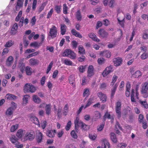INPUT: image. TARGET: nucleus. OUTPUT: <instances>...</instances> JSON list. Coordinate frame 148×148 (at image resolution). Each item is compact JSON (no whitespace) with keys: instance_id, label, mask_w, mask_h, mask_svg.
<instances>
[{"instance_id":"f257e3e1","label":"nucleus","mask_w":148,"mask_h":148,"mask_svg":"<svg viewBox=\"0 0 148 148\" xmlns=\"http://www.w3.org/2000/svg\"><path fill=\"white\" fill-rule=\"evenodd\" d=\"M75 128L76 132H78V128L79 126L81 127L82 129L84 130H88L89 128V126L86 125L83 122L80 120L79 117H77L75 121Z\"/></svg>"},{"instance_id":"f03ea898","label":"nucleus","mask_w":148,"mask_h":148,"mask_svg":"<svg viewBox=\"0 0 148 148\" xmlns=\"http://www.w3.org/2000/svg\"><path fill=\"white\" fill-rule=\"evenodd\" d=\"M23 59L21 61H20L18 67L19 68L21 72L23 73L25 69V71L26 74L28 75H30L32 73V69L30 67L27 66L25 68V64L23 63Z\"/></svg>"},{"instance_id":"7ed1b4c3","label":"nucleus","mask_w":148,"mask_h":148,"mask_svg":"<svg viewBox=\"0 0 148 148\" xmlns=\"http://www.w3.org/2000/svg\"><path fill=\"white\" fill-rule=\"evenodd\" d=\"M64 57H68L72 59H75L76 58V54L71 50L67 49L65 50L62 53Z\"/></svg>"},{"instance_id":"20e7f679","label":"nucleus","mask_w":148,"mask_h":148,"mask_svg":"<svg viewBox=\"0 0 148 148\" xmlns=\"http://www.w3.org/2000/svg\"><path fill=\"white\" fill-rule=\"evenodd\" d=\"M34 137L35 134L34 132L33 131H31L30 132L25 133V135L22 138L21 140L24 141L28 140H32Z\"/></svg>"},{"instance_id":"39448f33","label":"nucleus","mask_w":148,"mask_h":148,"mask_svg":"<svg viewBox=\"0 0 148 148\" xmlns=\"http://www.w3.org/2000/svg\"><path fill=\"white\" fill-rule=\"evenodd\" d=\"M148 90V83L145 82L142 84L141 93L143 94L144 98H147L148 97V93L147 91Z\"/></svg>"},{"instance_id":"423d86ee","label":"nucleus","mask_w":148,"mask_h":148,"mask_svg":"<svg viewBox=\"0 0 148 148\" xmlns=\"http://www.w3.org/2000/svg\"><path fill=\"white\" fill-rule=\"evenodd\" d=\"M24 91L25 92H30L32 93L35 92L36 88L32 84H26L24 87Z\"/></svg>"},{"instance_id":"0eeeda50","label":"nucleus","mask_w":148,"mask_h":148,"mask_svg":"<svg viewBox=\"0 0 148 148\" xmlns=\"http://www.w3.org/2000/svg\"><path fill=\"white\" fill-rule=\"evenodd\" d=\"M58 33L57 28L54 26L53 25L50 28L49 34V36L52 38H54L56 36Z\"/></svg>"},{"instance_id":"6e6552de","label":"nucleus","mask_w":148,"mask_h":148,"mask_svg":"<svg viewBox=\"0 0 148 148\" xmlns=\"http://www.w3.org/2000/svg\"><path fill=\"white\" fill-rule=\"evenodd\" d=\"M113 70L112 66L106 67L103 72L102 75L103 77L107 76L109 74L113 72Z\"/></svg>"},{"instance_id":"1a4fd4ad","label":"nucleus","mask_w":148,"mask_h":148,"mask_svg":"<svg viewBox=\"0 0 148 148\" xmlns=\"http://www.w3.org/2000/svg\"><path fill=\"white\" fill-rule=\"evenodd\" d=\"M94 68L92 66L90 65L88 68L87 77L88 78H91L94 75Z\"/></svg>"},{"instance_id":"9d476101","label":"nucleus","mask_w":148,"mask_h":148,"mask_svg":"<svg viewBox=\"0 0 148 148\" xmlns=\"http://www.w3.org/2000/svg\"><path fill=\"white\" fill-rule=\"evenodd\" d=\"M99 54L102 56H105L108 58H110L111 55V52L107 50L100 52Z\"/></svg>"},{"instance_id":"9b49d317","label":"nucleus","mask_w":148,"mask_h":148,"mask_svg":"<svg viewBox=\"0 0 148 148\" xmlns=\"http://www.w3.org/2000/svg\"><path fill=\"white\" fill-rule=\"evenodd\" d=\"M89 37L91 38L93 40L96 42H99L100 40L97 38L95 34L93 33H90L88 34Z\"/></svg>"},{"instance_id":"f8f14e48","label":"nucleus","mask_w":148,"mask_h":148,"mask_svg":"<svg viewBox=\"0 0 148 148\" xmlns=\"http://www.w3.org/2000/svg\"><path fill=\"white\" fill-rule=\"evenodd\" d=\"M113 62L115 66H119L121 64L122 60L120 58H117L114 59Z\"/></svg>"},{"instance_id":"ddd939ff","label":"nucleus","mask_w":148,"mask_h":148,"mask_svg":"<svg viewBox=\"0 0 148 148\" xmlns=\"http://www.w3.org/2000/svg\"><path fill=\"white\" fill-rule=\"evenodd\" d=\"M18 29V24L16 23L14 24L11 28L10 33L12 34H15L16 33Z\"/></svg>"},{"instance_id":"4468645a","label":"nucleus","mask_w":148,"mask_h":148,"mask_svg":"<svg viewBox=\"0 0 148 148\" xmlns=\"http://www.w3.org/2000/svg\"><path fill=\"white\" fill-rule=\"evenodd\" d=\"M97 95L103 102H104L106 101V95L100 92L97 94Z\"/></svg>"},{"instance_id":"2eb2a0df","label":"nucleus","mask_w":148,"mask_h":148,"mask_svg":"<svg viewBox=\"0 0 148 148\" xmlns=\"http://www.w3.org/2000/svg\"><path fill=\"white\" fill-rule=\"evenodd\" d=\"M25 130L20 129L18 131L16 134V136L19 138H22L24 137L23 135H25Z\"/></svg>"},{"instance_id":"dca6fc26","label":"nucleus","mask_w":148,"mask_h":148,"mask_svg":"<svg viewBox=\"0 0 148 148\" xmlns=\"http://www.w3.org/2000/svg\"><path fill=\"white\" fill-rule=\"evenodd\" d=\"M29 20L28 19L26 18L24 20V18L23 17H21L20 20L19 25L20 26L22 27L23 26V23H24V24L26 25L27 24Z\"/></svg>"},{"instance_id":"f3484780","label":"nucleus","mask_w":148,"mask_h":148,"mask_svg":"<svg viewBox=\"0 0 148 148\" xmlns=\"http://www.w3.org/2000/svg\"><path fill=\"white\" fill-rule=\"evenodd\" d=\"M42 134L39 131H38L36 134V138L38 143L40 142L42 140Z\"/></svg>"},{"instance_id":"a211bd4d","label":"nucleus","mask_w":148,"mask_h":148,"mask_svg":"<svg viewBox=\"0 0 148 148\" xmlns=\"http://www.w3.org/2000/svg\"><path fill=\"white\" fill-rule=\"evenodd\" d=\"M30 120L34 123L38 125V126H40L39 121L37 118L34 116H32L30 117Z\"/></svg>"},{"instance_id":"6ab92c4d","label":"nucleus","mask_w":148,"mask_h":148,"mask_svg":"<svg viewBox=\"0 0 148 148\" xmlns=\"http://www.w3.org/2000/svg\"><path fill=\"white\" fill-rule=\"evenodd\" d=\"M103 143L102 147L103 148H110V145L109 143L106 139H104L103 140Z\"/></svg>"},{"instance_id":"aec40b11","label":"nucleus","mask_w":148,"mask_h":148,"mask_svg":"<svg viewBox=\"0 0 148 148\" xmlns=\"http://www.w3.org/2000/svg\"><path fill=\"white\" fill-rule=\"evenodd\" d=\"M45 110L46 113L49 115L51 112V106L50 104H47L45 106Z\"/></svg>"},{"instance_id":"412c9836","label":"nucleus","mask_w":148,"mask_h":148,"mask_svg":"<svg viewBox=\"0 0 148 148\" xmlns=\"http://www.w3.org/2000/svg\"><path fill=\"white\" fill-rule=\"evenodd\" d=\"M13 58L12 56H9L7 59L6 65L8 66H10L13 62Z\"/></svg>"},{"instance_id":"4be33fe9","label":"nucleus","mask_w":148,"mask_h":148,"mask_svg":"<svg viewBox=\"0 0 148 148\" xmlns=\"http://www.w3.org/2000/svg\"><path fill=\"white\" fill-rule=\"evenodd\" d=\"M5 99L9 100H12L17 99V97L13 95L8 94L5 96Z\"/></svg>"},{"instance_id":"5701e85b","label":"nucleus","mask_w":148,"mask_h":148,"mask_svg":"<svg viewBox=\"0 0 148 148\" xmlns=\"http://www.w3.org/2000/svg\"><path fill=\"white\" fill-rule=\"evenodd\" d=\"M56 131L55 130H48L46 133L47 136L50 137H52L54 136Z\"/></svg>"},{"instance_id":"b1692460","label":"nucleus","mask_w":148,"mask_h":148,"mask_svg":"<svg viewBox=\"0 0 148 148\" xmlns=\"http://www.w3.org/2000/svg\"><path fill=\"white\" fill-rule=\"evenodd\" d=\"M117 86L118 85L116 84H115L114 86H113L111 90V95L112 97H113L114 96L117 87Z\"/></svg>"},{"instance_id":"393cba45","label":"nucleus","mask_w":148,"mask_h":148,"mask_svg":"<svg viewBox=\"0 0 148 148\" xmlns=\"http://www.w3.org/2000/svg\"><path fill=\"white\" fill-rule=\"evenodd\" d=\"M9 139L11 143L14 144L17 143L18 141V139L14 135H11L10 136Z\"/></svg>"},{"instance_id":"a878e982","label":"nucleus","mask_w":148,"mask_h":148,"mask_svg":"<svg viewBox=\"0 0 148 148\" xmlns=\"http://www.w3.org/2000/svg\"><path fill=\"white\" fill-rule=\"evenodd\" d=\"M71 32L72 34L76 37H78L79 38H82V35L74 29H72Z\"/></svg>"},{"instance_id":"bb28decb","label":"nucleus","mask_w":148,"mask_h":148,"mask_svg":"<svg viewBox=\"0 0 148 148\" xmlns=\"http://www.w3.org/2000/svg\"><path fill=\"white\" fill-rule=\"evenodd\" d=\"M23 2V0H18L16 6V10H19L20 8L22 7Z\"/></svg>"},{"instance_id":"cd10ccee","label":"nucleus","mask_w":148,"mask_h":148,"mask_svg":"<svg viewBox=\"0 0 148 148\" xmlns=\"http://www.w3.org/2000/svg\"><path fill=\"white\" fill-rule=\"evenodd\" d=\"M32 98L34 101L36 103L39 104L41 102V99L37 95H34Z\"/></svg>"},{"instance_id":"c85d7f7f","label":"nucleus","mask_w":148,"mask_h":148,"mask_svg":"<svg viewBox=\"0 0 148 148\" xmlns=\"http://www.w3.org/2000/svg\"><path fill=\"white\" fill-rule=\"evenodd\" d=\"M75 17L78 21H81L82 18V16L80 11L78 10L75 13Z\"/></svg>"},{"instance_id":"c756f323","label":"nucleus","mask_w":148,"mask_h":148,"mask_svg":"<svg viewBox=\"0 0 148 148\" xmlns=\"http://www.w3.org/2000/svg\"><path fill=\"white\" fill-rule=\"evenodd\" d=\"M14 111L11 108H8L6 112V115L8 117L12 115Z\"/></svg>"},{"instance_id":"7c9ffc66","label":"nucleus","mask_w":148,"mask_h":148,"mask_svg":"<svg viewBox=\"0 0 148 148\" xmlns=\"http://www.w3.org/2000/svg\"><path fill=\"white\" fill-rule=\"evenodd\" d=\"M99 34L100 36L102 37H105L108 35L107 33L104 30L102 29L100 30Z\"/></svg>"},{"instance_id":"2f4dec72","label":"nucleus","mask_w":148,"mask_h":148,"mask_svg":"<svg viewBox=\"0 0 148 148\" xmlns=\"http://www.w3.org/2000/svg\"><path fill=\"white\" fill-rule=\"evenodd\" d=\"M66 26L64 24L61 25V34L62 35H63L65 34L66 31Z\"/></svg>"},{"instance_id":"473e14b6","label":"nucleus","mask_w":148,"mask_h":148,"mask_svg":"<svg viewBox=\"0 0 148 148\" xmlns=\"http://www.w3.org/2000/svg\"><path fill=\"white\" fill-rule=\"evenodd\" d=\"M118 76L116 75H114L112 77L111 81L110 83V85L113 86L115 83L116 82L117 79H118Z\"/></svg>"},{"instance_id":"72a5a7b5","label":"nucleus","mask_w":148,"mask_h":148,"mask_svg":"<svg viewBox=\"0 0 148 148\" xmlns=\"http://www.w3.org/2000/svg\"><path fill=\"white\" fill-rule=\"evenodd\" d=\"M38 60L34 58H31L29 60L30 64L32 65H34L38 64Z\"/></svg>"},{"instance_id":"f704fd0d","label":"nucleus","mask_w":148,"mask_h":148,"mask_svg":"<svg viewBox=\"0 0 148 148\" xmlns=\"http://www.w3.org/2000/svg\"><path fill=\"white\" fill-rule=\"evenodd\" d=\"M63 62L64 64L67 65L72 66L73 65L72 62L67 59H64L63 61Z\"/></svg>"},{"instance_id":"c9c22d12","label":"nucleus","mask_w":148,"mask_h":148,"mask_svg":"<svg viewBox=\"0 0 148 148\" xmlns=\"http://www.w3.org/2000/svg\"><path fill=\"white\" fill-rule=\"evenodd\" d=\"M110 138L112 141L114 143H116L117 142V139L115 134L112 133L110 134Z\"/></svg>"},{"instance_id":"e433bc0d","label":"nucleus","mask_w":148,"mask_h":148,"mask_svg":"<svg viewBox=\"0 0 148 148\" xmlns=\"http://www.w3.org/2000/svg\"><path fill=\"white\" fill-rule=\"evenodd\" d=\"M29 98V95H25L24 96L23 100V104H26L28 101V100Z\"/></svg>"},{"instance_id":"4c0bfd02","label":"nucleus","mask_w":148,"mask_h":148,"mask_svg":"<svg viewBox=\"0 0 148 148\" xmlns=\"http://www.w3.org/2000/svg\"><path fill=\"white\" fill-rule=\"evenodd\" d=\"M78 52L80 54H83L85 53L84 49L82 46H79L78 47Z\"/></svg>"},{"instance_id":"58836bf2","label":"nucleus","mask_w":148,"mask_h":148,"mask_svg":"<svg viewBox=\"0 0 148 148\" xmlns=\"http://www.w3.org/2000/svg\"><path fill=\"white\" fill-rule=\"evenodd\" d=\"M18 125L17 124L15 125H13L11 127L10 129V131L11 132H13L16 131L18 128Z\"/></svg>"},{"instance_id":"ea45409f","label":"nucleus","mask_w":148,"mask_h":148,"mask_svg":"<svg viewBox=\"0 0 148 148\" xmlns=\"http://www.w3.org/2000/svg\"><path fill=\"white\" fill-rule=\"evenodd\" d=\"M115 0H108V5L110 7H112L115 5Z\"/></svg>"},{"instance_id":"a19ab883","label":"nucleus","mask_w":148,"mask_h":148,"mask_svg":"<svg viewBox=\"0 0 148 148\" xmlns=\"http://www.w3.org/2000/svg\"><path fill=\"white\" fill-rule=\"evenodd\" d=\"M41 43H38L37 42H32L30 44V45L31 47H33L35 48H38L40 46Z\"/></svg>"},{"instance_id":"79ce46f5","label":"nucleus","mask_w":148,"mask_h":148,"mask_svg":"<svg viewBox=\"0 0 148 148\" xmlns=\"http://www.w3.org/2000/svg\"><path fill=\"white\" fill-rule=\"evenodd\" d=\"M101 116V114L99 112H95V115L94 116L95 120V121H96L97 119L100 118Z\"/></svg>"},{"instance_id":"37998d69","label":"nucleus","mask_w":148,"mask_h":148,"mask_svg":"<svg viewBox=\"0 0 148 148\" xmlns=\"http://www.w3.org/2000/svg\"><path fill=\"white\" fill-rule=\"evenodd\" d=\"M105 60L103 58H99L97 60V62L99 64L101 65L104 63Z\"/></svg>"},{"instance_id":"c03bdc74","label":"nucleus","mask_w":148,"mask_h":148,"mask_svg":"<svg viewBox=\"0 0 148 148\" xmlns=\"http://www.w3.org/2000/svg\"><path fill=\"white\" fill-rule=\"evenodd\" d=\"M69 79L70 83L73 85L74 82V79L73 75H71L69 78Z\"/></svg>"},{"instance_id":"a18cd8bd","label":"nucleus","mask_w":148,"mask_h":148,"mask_svg":"<svg viewBox=\"0 0 148 148\" xmlns=\"http://www.w3.org/2000/svg\"><path fill=\"white\" fill-rule=\"evenodd\" d=\"M83 95L84 97H87L89 96V91L88 89L86 88L84 90Z\"/></svg>"},{"instance_id":"49530a36","label":"nucleus","mask_w":148,"mask_h":148,"mask_svg":"<svg viewBox=\"0 0 148 148\" xmlns=\"http://www.w3.org/2000/svg\"><path fill=\"white\" fill-rule=\"evenodd\" d=\"M142 75V73L139 71H136L133 75V76L136 78H137Z\"/></svg>"},{"instance_id":"de8ad7c7","label":"nucleus","mask_w":148,"mask_h":148,"mask_svg":"<svg viewBox=\"0 0 148 148\" xmlns=\"http://www.w3.org/2000/svg\"><path fill=\"white\" fill-rule=\"evenodd\" d=\"M13 43V42L12 41L9 40L6 43L4 46L5 47H11Z\"/></svg>"},{"instance_id":"09e8293b","label":"nucleus","mask_w":148,"mask_h":148,"mask_svg":"<svg viewBox=\"0 0 148 148\" xmlns=\"http://www.w3.org/2000/svg\"><path fill=\"white\" fill-rule=\"evenodd\" d=\"M70 134L71 136L73 138L75 139H77V135L75 130H72Z\"/></svg>"},{"instance_id":"8fccbe9b","label":"nucleus","mask_w":148,"mask_h":148,"mask_svg":"<svg viewBox=\"0 0 148 148\" xmlns=\"http://www.w3.org/2000/svg\"><path fill=\"white\" fill-rule=\"evenodd\" d=\"M56 134L57 136L59 138H60L64 134V130H62L58 132Z\"/></svg>"},{"instance_id":"3c124183","label":"nucleus","mask_w":148,"mask_h":148,"mask_svg":"<svg viewBox=\"0 0 148 148\" xmlns=\"http://www.w3.org/2000/svg\"><path fill=\"white\" fill-rule=\"evenodd\" d=\"M89 137L90 139L92 140H94L96 138L97 135L95 134H89Z\"/></svg>"},{"instance_id":"603ef678","label":"nucleus","mask_w":148,"mask_h":148,"mask_svg":"<svg viewBox=\"0 0 148 148\" xmlns=\"http://www.w3.org/2000/svg\"><path fill=\"white\" fill-rule=\"evenodd\" d=\"M86 68V66L81 65L78 67V69L80 72L83 73L85 71Z\"/></svg>"},{"instance_id":"864d4df0","label":"nucleus","mask_w":148,"mask_h":148,"mask_svg":"<svg viewBox=\"0 0 148 148\" xmlns=\"http://www.w3.org/2000/svg\"><path fill=\"white\" fill-rule=\"evenodd\" d=\"M63 11L64 14H66L68 13V7L65 3L63 5Z\"/></svg>"},{"instance_id":"5fc2aeb1","label":"nucleus","mask_w":148,"mask_h":148,"mask_svg":"<svg viewBox=\"0 0 148 148\" xmlns=\"http://www.w3.org/2000/svg\"><path fill=\"white\" fill-rule=\"evenodd\" d=\"M47 4V2H44L42 4V5L40 6L39 10V11L40 12H41L44 9L45 6Z\"/></svg>"},{"instance_id":"6e6d98bb","label":"nucleus","mask_w":148,"mask_h":148,"mask_svg":"<svg viewBox=\"0 0 148 148\" xmlns=\"http://www.w3.org/2000/svg\"><path fill=\"white\" fill-rule=\"evenodd\" d=\"M16 104L13 102H12L11 104V107L9 108H11L12 110L14 111L16 109Z\"/></svg>"},{"instance_id":"4d7b16f0","label":"nucleus","mask_w":148,"mask_h":148,"mask_svg":"<svg viewBox=\"0 0 148 148\" xmlns=\"http://www.w3.org/2000/svg\"><path fill=\"white\" fill-rule=\"evenodd\" d=\"M93 101L92 99L90 98L89 99L87 102L86 105L84 106V109L89 107L92 103V101Z\"/></svg>"},{"instance_id":"13d9d810","label":"nucleus","mask_w":148,"mask_h":148,"mask_svg":"<svg viewBox=\"0 0 148 148\" xmlns=\"http://www.w3.org/2000/svg\"><path fill=\"white\" fill-rule=\"evenodd\" d=\"M121 108L116 107V111L117 114V116L119 118L121 116V113L120 112Z\"/></svg>"},{"instance_id":"bf43d9fd","label":"nucleus","mask_w":148,"mask_h":148,"mask_svg":"<svg viewBox=\"0 0 148 148\" xmlns=\"http://www.w3.org/2000/svg\"><path fill=\"white\" fill-rule=\"evenodd\" d=\"M105 118H107L108 119H111V123H112L113 121L112 120H113V117H110V114L108 112H106L104 115Z\"/></svg>"},{"instance_id":"052dcab7","label":"nucleus","mask_w":148,"mask_h":148,"mask_svg":"<svg viewBox=\"0 0 148 148\" xmlns=\"http://www.w3.org/2000/svg\"><path fill=\"white\" fill-rule=\"evenodd\" d=\"M22 12L21 11H20L18 15L16 16V18H15V21H18L20 19V18H21L22 15Z\"/></svg>"},{"instance_id":"680f3d73","label":"nucleus","mask_w":148,"mask_h":148,"mask_svg":"<svg viewBox=\"0 0 148 148\" xmlns=\"http://www.w3.org/2000/svg\"><path fill=\"white\" fill-rule=\"evenodd\" d=\"M140 101L141 104L143 105L145 108H148V105L147 104L146 101Z\"/></svg>"},{"instance_id":"e2e57ef3","label":"nucleus","mask_w":148,"mask_h":148,"mask_svg":"<svg viewBox=\"0 0 148 148\" xmlns=\"http://www.w3.org/2000/svg\"><path fill=\"white\" fill-rule=\"evenodd\" d=\"M61 6L56 5L55 7V10L57 13H59L61 12Z\"/></svg>"},{"instance_id":"0e129e2a","label":"nucleus","mask_w":148,"mask_h":148,"mask_svg":"<svg viewBox=\"0 0 148 148\" xmlns=\"http://www.w3.org/2000/svg\"><path fill=\"white\" fill-rule=\"evenodd\" d=\"M68 108H69V106L68 104H66L65 105L64 109H63V113L65 114L66 115V113L67 112V111L68 110Z\"/></svg>"},{"instance_id":"69168bd1","label":"nucleus","mask_w":148,"mask_h":148,"mask_svg":"<svg viewBox=\"0 0 148 148\" xmlns=\"http://www.w3.org/2000/svg\"><path fill=\"white\" fill-rule=\"evenodd\" d=\"M71 121H69L65 127V129L66 130H69L71 126Z\"/></svg>"},{"instance_id":"338daca9","label":"nucleus","mask_w":148,"mask_h":148,"mask_svg":"<svg viewBox=\"0 0 148 148\" xmlns=\"http://www.w3.org/2000/svg\"><path fill=\"white\" fill-rule=\"evenodd\" d=\"M53 62H51L49 64V65L48 66L46 71V73L47 74L48 73L49 71H50L51 70V68L52 67V66L53 65Z\"/></svg>"},{"instance_id":"774afa93","label":"nucleus","mask_w":148,"mask_h":148,"mask_svg":"<svg viewBox=\"0 0 148 148\" xmlns=\"http://www.w3.org/2000/svg\"><path fill=\"white\" fill-rule=\"evenodd\" d=\"M125 82L124 81H121L119 86V90L120 91H122L124 87Z\"/></svg>"}]
</instances>
